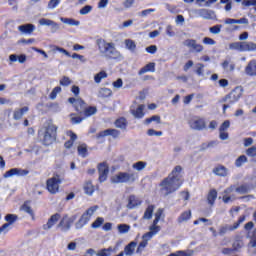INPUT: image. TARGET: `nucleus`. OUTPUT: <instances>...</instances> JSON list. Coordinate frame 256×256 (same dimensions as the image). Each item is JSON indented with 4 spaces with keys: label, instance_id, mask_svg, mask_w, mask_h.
Wrapping results in <instances>:
<instances>
[{
    "label": "nucleus",
    "instance_id": "obj_13",
    "mask_svg": "<svg viewBox=\"0 0 256 256\" xmlns=\"http://www.w3.org/2000/svg\"><path fill=\"white\" fill-rule=\"evenodd\" d=\"M189 127L194 130L201 131L207 127V124L205 123L204 118H198L196 120L190 121Z\"/></svg>",
    "mask_w": 256,
    "mask_h": 256
},
{
    "label": "nucleus",
    "instance_id": "obj_17",
    "mask_svg": "<svg viewBox=\"0 0 256 256\" xmlns=\"http://www.w3.org/2000/svg\"><path fill=\"white\" fill-rule=\"evenodd\" d=\"M61 219V215L59 213H55L51 216V218H48L47 223L43 225V229L45 231L50 230L53 226H55L56 223Z\"/></svg>",
    "mask_w": 256,
    "mask_h": 256
},
{
    "label": "nucleus",
    "instance_id": "obj_16",
    "mask_svg": "<svg viewBox=\"0 0 256 256\" xmlns=\"http://www.w3.org/2000/svg\"><path fill=\"white\" fill-rule=\"evenodd\" d=\"M230 125H231V123H230V121L229 120H225L222 124H221V126H220V128H219V131H220V139L221 140H227V139H229V133H227V132H225V131H227L229 128H230Z\"/></svg>",
    "mask_w": 256,
    "mask_h": 256
},
{
    "label": "nucleus",
    "instance_id": "obj_34",
    "mask_svg": "<svg viewBox=\"0 0 256 256\" xmlns=\"http://www.w3.org/2000/svg\"><path fill=\"white\" fill-rule=\"evenodd\" d=\"M29 204H30V201H25L21 207V210H23L27 215H30L32 217V220H35V214L32 208L29 206Z\"/></svg>",
    "mask_w": 256,
    "mask_h": 256
},
{
    "label": "nucleus",
    "instance_id": "obj_31",
    "mask_svg": "<svg viewBox=\"0 0 256 256\" xmlns=\"http://www.w3.org/2000/svg\"><path fill=\"white\" fill-rule=\"evenodd\" d=\"M136 246L137 243L135 241L130 242L128 245H126V247H124L123 253L126 256H133Z\"/></svg>",
    "mask_w": 256,
    "mask_h": 256
},
{
    "label": "nucleus",
    "instance_id": "obj_44",
    "mask_svg": "<svg viewBox=\"0 0 256 256\" xmlns=\"http://www.w3.org/2000/svg\"><path fill=\"white\" fill-rule=\"evenodd\" d=\"M17 220H18V216L15 214H7L5 216V221L7 222L6 224H8L9 226L17 222Z\"/></svg>",
    "mask_w": 256,
    "mask_h": 256
},
{
    "label": "nucleus",
    "instance_id": "obj_40",
    "mask_svg": "<svg viewBox=\"0 0 256 256\" xmlns=\"http://www.w3.org/2000/svg\"><path fill=\"white\" fill-rule=\"evenodd\" d=\"M78 154L83 158L88 156V149L85 143L78 146Z\"/></svg>",
    "mask_w": 256,
    "mask_h": 256
},
{
    "label": "nucleus",
    "instance_id": "obj_47",
    "mask_svg": "<svg viewBox=\"0 0 256 256\" xmlns=\"http://www.w3.org/2000/svg\"><path fill=\"white\" fill-rule=\"evenodd\" d=\"M61 21L64 24H68L69 26H79L80 25L79 21L72 19V18H61Z\"/></svg>",
    "mask_w": 256,
    "mask_h": 256
},
{
    "label": "nucleus",
    "instance_id": "obj_38",
    "mask_svg": "<svg viewBox=\"0 0 256 256\" xmlns=\"http://www.w3.org/2000/svg\"><path fill=\"white\" fill-rule=\"evenodd\" d=\"M115 252L113 247L104 248L98 251L97 256H110L112 253Z\"/></svg>",
    "mask_w": 256,
    "mask_h": 256
},
{
    "label": "nucleus",
    "instance_id": "obj_32",
    "mask_svg": "<svg viewBox=\"0 0 256 256\" xmlns=\"http://www.w3.org/2000/svg\"><path fill=\"white\" fill-rule=\"evenodd\" d=\"M192 217V212L191 210H186L180 214V216L177 218L178 223H184L187 222L191 219Z\"/></svg>",
    "mask_w": 256,
    "mask_h": 256
},
{
    "label": "nucleus",
    "instance_id": "obj_41",
    "mask_svg": "<svg viewBox=\"0 0 256 256\" xmlns=\"http://www.w3.org/2000/svg\"><path fill=\"white\" fill-rule=\"evenodd\" d=\"M154 209H155L154 205H149L147 207V209L145 210L144 219L151 220L152 216H153Z\"/></svg>",
    "mask_w": 256,
    "mask_h": 256
},
{
    "label": "nucleus",
    "instance_id": "obj_3",
    "mask_svg": "<svg viewBox=\"0 0 256 256\" xmlns=\"http://www.w3.org/2000/svg\"><path fill=\"white\" fill-rule=\"evenodd\" d=\"M57 130L58 127L55 124H48L44 130L38 131V139L44 146L49 147L57 140Z\"/></svg>",
    "mask_w": 256,
    "mask_h": 256
},
{
    "label": "nucleus",
    "instance_id": "obj_49",
    "mask_svg": "<svg viewBox=\"0 0 256 256\" xmlns=\"http://www.w3.org/2000/svg\"><path fill=\"white\" fill-rule=\"evenodd\" d=\"M104 222H105V219H104V218L98 217V218L96 219V221H94V222L91 224V228H92V229H98V228L101 227V225L104 224Z\"/></svg>",
    "mask_w": 256,
    "mask_h": 256
},
{
    "label": "nucleus",
    "instance_id": "obj_25",
    "mask_svg": "<svg viewBox=\"0 0 256 256\" xmlns=\"http://www.w3.org/2000/svg\"><path fill=\"white\" fill-rule=\"evenodd\" d=\"M161 231V226H150L149 232H147L145 235L142 236L143 239L151 240L154 235L159 233Z\"/></svg>",
    "mask_w": 256,
    "mask_h": 256
},
{
    "label": "nucleus",
    "instance_id": "obj_6",
    "mask_svg": "<svg viewBox=\"0 0 256 256\" xmlns=\"http://www.w3.org/2000/svg\"><path fill=\"white\" fill-rule=\"evenodd\" d=\"M230 50L238 52H256V43L252 41L233 42L229 45Z\"/></svg>",
    "mask_w": 256,
    "mask_h": 256
},
{
    "label": "nucleus",
    "instance_id": "obj_61",
    "mask_svg": "<svg viewBox=\"0 0 256 256\" xmlns=\"http://www.w3.org/2000/svg\"><path fill=\"white\" fill-rule=\"evenodd\" d=\"M195 72H196V74H197L198 76H203V73H204V65L198 63V64L196 65V70H195Z\"/></svg>",
    "mask_w": 256,
    "mask_h": 256
},
{
    "label": "nucleus",
    "instance_id": "obj_26",
    "mask_svg": "<svg viewBox=\"0 0 256 256\" xmlns=\"http://www.w3.org/2000/svg\"><path fill=\"white\" fill-rule=\"evenodd\" d=\"M38 24H40L41 26H47V27L51 26L55 30L59 29V24L57 22H54L47 18H41L40 20H38Z\"/></svg>",
    "mask_w": 256,
    "mask_h": 256
},
{
    "label": "nucleus",
    "instance_id": "obj_54",
    "mask_svg": "<svg viewBox=\"0 0 256 256\" xmlns=\"http://www.w3.org/2000/svg\"><path fill=\"white\" fill-rule=\"evenodd\" d=\"M72 84V81L70 80V78L68 76H63L60 80V85L62 87H68Z\"/></svg>",
    "mask_w": 256,
    "mask_h": 256
},
{
    "label": "nucleus",
    "instance_id": "obj_24",
    "mask_svg": "<svg viewBox=\"0 0 256 256\" xmlns=\"http://www.w3.org/2000/svg\"><path fill=\"white\" fill-rule=\"evenodd\" d=\"M22 173V175H27L28 174V171L27 170H21L19 168H12V169H9L5 174H4V178L7 179V178H10L14 175H20Z\"/></svg>",
    "mask_w": 256,
    "mask_h": 256
},
{
    "label": "nucleus",
    "instance_id": "obj_2",
    "mask_svg": "<svg viewBox=\"0 0 256 256\" xmlns=\"http://www.w3.org/2000/svg\"><path fill=\"white\" fill-rule=\"evenodd\" d=\"M68 102L73 106L76 113L85 119L95 115L98 112L97 107L88 106L84 99L71 97Z\"/></svg>",
    "mask_w": 256,
    "mask_h": 256
},
{
    "label": "nucleus",
    "instance_id": "obj_63",
    "mask_svg": "<svg viewBox=\"0 0 256 256\" xmlns=\"http://www.w3.org/2000/svg\"><path fill=\"white\" fill-rule=\"evenodd\" d=\"M243 245L244 244L242 240H236L232 246L235 251H238V249H242Z\"/></svg>",
    "mask_w": 256,
    "mask_h": 256
},
{
    "label": "nucleus",
    "instance_id": "obj_52",
    "mask_svg": "<svg viewBox=\"0 0 256 256\" xmlns=\"http://www.w3.org/2000/svg\"><path fill=\"white\" fill-rule=\"evenodd\" d=\"M162 215H163V210H158L155 214V219L154 221H152L151 226H157L161 220Z\"/></svg>",
    "mask_w": 256,
    "mask_h": 256
},
{
    "label": "nucleus",
    "instance_id": "obj_33",
    "mask_svg": "<svg viewBox=\"0 0 256 256\" xmlns=\"http://www.w3.org/2000/svg\"><path fill=\"white\" fill-rule=\"evenodd\" d=\"M235 190V185H231L230 187L226 188L224 190V195H223V202L224 204H228L231 201V196H229V194L232 193V191Z\"/></svg>",
    "mask_w": 256,
    "mask_h": 256
},
{
    "label": "nucleus",
    "instance_id": "obj_29",
    "mask_svg": "<svg viewBox=\"0 0 256 256\" xmlns=\"http://www.w3.org/2000/svg\"><path fill=\"white\" fill-rule=\"evenodd\" d=\"M145 105H139L136 110H131V114L134 115L136 119H143L145 116Z\"/></svg>",
    "mask_w": 256,
    "mask_h": 256
},
{
    "label": "nucleus",
    "instance_id": "obj_60",
    "mask_svg": "<svg viewBox=\"0 0 256 256\" xmlns=\"http://www.w3.org/2000/svg\"><path fill=\"white\" fill-rule=\"evenodd\" d=\"M245 153L249 157H252V158L256 157V146H252L249 149H246Z\"/></svg>",
    "mask_w": 256,
    "mask_h": 256
},
{
    "label": "nucleus",
    "instance_id": "obj_5",
    "mask_svg": "<svg viewBox=\"0 0 256 256\" xmlns=\"http://www.w3.org/2000/svg\"><path fill=\"white\" fill-rule=\"evenodd\" d=\"M242 93V88L237 86L220 100L221 103H226L223 105V113H225L227 109L231 107V105H235L239 102L240 98L242 97Z\"/></svg>",
    "mask_w": 256,
    "mask_h": 256
},
{
    "label": "nucleus",
    "instance_id": "obj_23",
    "mask_svg": "<svg viewBox=\"0 0 256 256\" xmlns=\"http://www.w3.org/2000/svg\"><path fill=\"white\" fill-rule=\"evenodd\" d=\"M28 112H29V107L27 106L23 108H18L13 112V119L15 121H20L23 118L24 114Z\"/></svg>",
    "mask_w": 256,
    "mask_h": 256
},
{
    "label": "nucleus",
    "instance_id": "obj_42",
    "mask_svg": "<svg viewBox=\"0 0 256 256\" xmlns=\"http://www.w3.org/2000/svg\"><path fill=\"white\" fill-rule=\"evenodd\" d=\"M247 19L246 18H241V19H232V18H227L225 20V24L231 25V24H243L246 23Z\"/></svg>",
    "mask_w": 256,
    "mask_h": 256
},
{
    "label": "nucleus",
    "instance_id": "obj_1",
    "mask_svg": "<svg viewBox=\"0 0 256 256\" xmlns=\"http://www.w3.org/2000/svg\"><path fill=\"white\" fill-rule=\"evenodd\" d=\"M182 172L183 168L181 166H176L172 172L160 182V193L164 195V197L173 194L181 188L183 185Z\"/></svg>",
    "mask_w": 256,
    "mask_h": 256
},
{
    "label": "nucleus",
    "instance_id": "obj_8",
    "mask_svg": "<svg viewBox=\"0 0 256 256\" xmlns=\"http://www.w3.org/2000/svg\"><path fill=\"white\" fill-rule=\"evenodd\" d=\"M138 176L136 173L131 172H119L116 176L112 178V182L119 183H134L137 180Z\"/></svg>",
    "mask_w": 256,
    "mask_h": 256
},
{
    "label": "nucleus",
    "instance_id": "obj_57",
    "mask_svg": "<svg viewBox=\"0 0 256 256\" xmlns=\"http://www.w3.org/2000/svg\"><path fill=\"white\" fill-rule=\"evenodd\" d=\"M221 28H222V25L221 24H217V25H214L210 28V32L213 34V35H218L220 32H221Z\"/></svg>",
    "mask_w": 256,
    "mask_h": 256
},
{
    "label": "nucleus",
    "instance_id": "obj_12",
    "mask_svg": "<svg viewBox=\"0 0 256 256\" xmlns=\"http://www.w3.org/2000/svg\"><path fill=\"white\" fill-rule=\"evenodd\" d=\"M184 45L190 49H193L195 53H201L203 51V46L197 43V40L188 39L184 41Z\"/></svg>",
    "mask_w": 256,
    "mask_h": 256
},
{
    "label": "nucleus",
    "instance_id": "obj_62",
    "mask_svg": "<svg viewBox=\"0 0 256 256\" xmlns=\"http://www.w3.org/2000/svg\"><path fill=\"white\" fill-rule=\"evenodd\" d=\"M92 10H93V6L86 5V6L82 7V9L80 10V14L87 15Z\"/></svg>",
    "mask_w": 256,
    "mask_h": 256
},
{
    "label": "nucleus",
    "instance_id": "obj_7",
    "mask_svg": "<svg viewBox=\"0 0 256 256\" xmlns=\"http://www.w3.org/2000/svg\"><path fill=\"white\" fill-rule=\"evenodd\" d=\"M97 209L98 206H92L89 209L85 210L80 219L78 220V222L75 223V229H83L85 225H87L90 222L91 217H93Z\"/></svg>",
    "mask_w": 256,
    "mask_h": 256
},
{
    "label": "nucleus",
    "instance_id": "obj_45",
    "mask_svg": "<svg viewBox=\"0 0 256 256\" xmlns=\"http://www.w3.org/2000/svg\"><path fill=\"white\" fill-rule=\"evenodd\" d=\"M124 45H126V48L131 51V52H135L136 50V44L134 40H124Z\"/></svg>",
    "mask_w": 256,
    "mask_h": 256
},
{
    "label": "nucleus",
    "instance_id": "obj_9",
    "mask_svg": "<svg viewBox=\"0 0 256 256\" xmlns=\"http://www.w3.org/2000/svg\"><path fill=\"white\" fill-rule=\"evenodd\" d=\"M61 179L59 176L57 177H51L47 179L46 181V189L48 192H50L52 195H55L59 192V186L61 184Z\"/></svg>",
    "mask_w": 256,
    "mask_h": 256
},
{
    "label": "nucleus",
    "instance_id": "obj_22",
    "mask_svg": "<svg viewBox=\"0 0 256 256\" xmlns=\"http://www.w3.org/2000/svg\"><path fill=\"white\" fill-rule=\"evenodd\" d=\"M142 205V201L139 200L135 195H130L128 198V204L127 207L128 209L132 210L135 207L141 206Z\"/></svg>",
    "mask_w": 256,
    "mask_h": 256
},
{
    "label": "nucleus",
    "instance_id": "obj_10",
    "mask_svg": "<svg viewBox=\"0 0 256 256\" xmlns=\"http://www.w3.org/2000/svg\"><path fill=\"white\" fill-rule=\"evenodd\" d=\"M246 217V215H242L232 226H221L218 234H220V236H223L228 231H236L240 227L241 223H244L246 221Z\"/></svg>",
    "mask_w": 256,
    "mask_h": 256
},
{
    "label": "nucleus",
    "instance_id": "obj_59",
    "mask_svg": "<svg viewBox=\"0 0 256 256\" xmlns=\"http://www.w3.org/2000/svg\"><path fill=\"white\" fill-rule=\"evenodd\" d=\"M148 245V241L147 240H142L139 245H138V248H137V253H142L143 250L147 247Z\"/></svg>",
    "mask_w": 256,
    "mask_h": 256
},
{
    "label": "nucleus",
    "instance_id": "obj_39",
    "mask_svg": "<svg viewBox=\"0 0 256 256\" xmlns=\"http://www.w3.org/2000/svg\"><path fill=\"white\" fill-rule=\"evenodd\" d=\"M111 95H113V91L110 90L109 88H101V89L99 90V94H98V96H99L100 98H108V97H110Z\"/></svg>",
    "mask_w": 256,
    "mask_h": 256
},
{
    "label": "nucleus",
    "instance_id": "obj_35",
    "mask_svg": "<svg viewBox=\"0 0 256 256\" xmlns=\"http://www.w3.org/2000/svg\"><path fill=\"white\" fill-rule=\"evenodd\" d=\"M198 15L200 18H204V19H213V12L211 10L208 9H200L198 11Z\"/></svg>",
    "mask_w": 256,
    "mask_h": 256
},
{
    "label": "nucleus",
    "instance_id": "obj_20",
    "mask_svg": "<svg viewBox=\"0 0 256 256\" xmlns=\"http://www.w3.org/2000/svg\"><path fill=\"white\" fill-rule=\"evenodd\" d=\"M34 30H35V25L32 23H27V24L18 26V31H20L22 34L31 35Z\"/></svg>",
    "mask_w": 256,
    "mask_h": 256
},
{
    "label": "nucleus",
    "instance_id": "obj_53",
    "mask_svg": "<svg viewBox=\"0 0 256 256\" xmlns=\"http://www.w3.org/2000/svg\"><path fill=\"white\" fill-rule=\"evenodd\" d=\"M250 242L248 246L250 248H256V230H253L252 235L249 236Z\"/></svg>",
    "mask_w": 256,
    "mask_h": 256
},
{
    "label": "nucleus",
    "instance_id": "obj_15",
    "mask_svg": "<svg viewBox=\"0 0 256 256\" xmlns=\"http://www.w3.org/2000/svg\"><path fill=\"white\" fill-rule=\"evenodd\" d=\"M73 222L74 220L72 218H69L68 215H64L60 220L58 228H61L62 231H69Z\"/></svg>",
    "mask_w": 256,
    "mask_h": 256
},
{
    "label": "nucleus",
    "instance_id": "obj_30",
    "mask_svg": "<svg viewBox=\"0 0 256 256\" xmlns=\"http://www.w3.org/2000/svg\"><path fill=\"white\" fill-rule=\"evenodd\" d=\"M156 64L154 62L148 63L138 71V75L142 76L147 72H155Z\"/></svg>",
    "mask_w": 256,
    "mask_h": 256
},
{
    "label": "nucleus",
    "instance_id": "obj_64",
    "mask_svg": "<svg viewBox=\"0 0 256 256\" xmlns=\"http://www.w3.org/2000/svg\"><path fill=\"white\" fill-rule=\"evenodd\" d=\"M242 5L244 7L256 6V0H243Z\"/></svg>",
    "mask_w": 256,
    "mask_h": 256
},
{
    "label": "nucleus",
    "instance_id": "obj_14",
    "mask_svg": "<svg viewBox=\"0 0 256 256\" xmlns=\"http://www.w3.org/2000/svg\"><path fill=\"white\" fill-rule=\"evenodd\" d=\"M121 132H119L117 129L109 128L107 130H104L97 134V139H102L107 136H112L113 138H118Z\"/></svg>",
    "mask_w": 256,
    "mask_h": 256
},
{
    "label": "nucleus",
    "instance_id": "obj_28",
    "mask_svg": "<svg viewBox=\"0 0 256 256\" xmlns=\"http://www.w3.org/2000/svg\"><path fill=\"white\" fill-rule=\"evenodd\" d=\"M114 126L118 129L126 130L128 127V121L125 117L121 116L114 121Z\"/></svg>",
    "mask_w": 256,
    "mask_h": 256
},
{
    "label": "nucleus",
    "instance_id": "obj_36",
    "mask_svg": "<svg viewBox=\"0 0 256 256\" xmlns=\"http://www.w3.org/2000/svg\"><path fill=\"white\" fill-rule=\"evenodd\" d=\"M69 136H70V140L66 141L64 143V147L66 149H70L73 146V144L75 143V141L77 140V134L76 133H73L72 131H70Z\"/></svg>",
    "mask_w": 256,
    "mask_h": 256
},
{
    "label": "nucleus",
    "instance_id": "obj_18",
    "mask_svg": "<svg viewBox=\"0 0 256 256\" xmlns=\"http://www.w3.org/2000/svg\"><path fill=\"white\" fill-rule=\"evenodd\" d=\"M245 74L250 77H256V59H252L245 67Z\"/></svg>",
    "mask_w": 256,
    "mask_h": 256
},
{
    "label": "nucleus",
    "instance_id": "obj_21",
    "mask_svg": "<svg viewBox=\"0 0 256 256\" xmlns=\"http://www.w3.org/2000/svg\"><path fill=\"white\" fill-rule=\"evenodd\" d=\"M217 198H218V191L215 189H211L210 192H208L207 196H206L208 205L213 207Z\"/></svg>",
    "mask_w": 256,
    "mask_h": 256
},
{
    "label": "nucleus",
    "instance_id": "obj_27",
    "mask_svg": "<svg viewBox=\"0 0 256 256\" xmlns=\"http://www.w3.org/2000/svg\"><path fill=\"white\" fill-rule=\"evenodd\" d=\"M213 173L218 177H227L228 169L222 165L213 168Z\"/></svg>",
    "mask_w": 256,
    "mask_h": 256
},
{
    "label": "nucleus",
    "instance_id": "obj_58",
    "mask_svg": "<svg viewBox=\"0 0 256 256\" xmlns=\"http://www.w3.org/2000/svg\"><path fill=\"white\" fill-rule=\"evenodd\" d=\"M193 252L177 251L175 253H170L168 256H192Z\"/></svg>",
    "mask_w": 256,
    "mask_h": 256
},
{
    "label": "nucleus",
    "instance_id": "obj_48",
    "mask_svg": "<svg viewBox=\"0 0 256 256\" xmlns=\"http://www.w3.org/2000/svg\"><path fill=\"white\" fill-rule=\"evenodd\" d=\"M235 191L238 194H247L249 192V186L247 184H242L241 186L236 187Z\"/></svg>",
    "mask_w": 256,
    "mask_h": 256
},
{
    "label": "nucleus",
    "instance_id": "obj_51",
    "mask_svg": "<svg viewBox=\"0 0 256 256\" xmlns=\"http://www.w3.org/2000/svg\"><path fill=\"white\" fill-rule=\"evenodd\" d=\"M147 163L144 161H138L134 165H132V168H134L137 171H142L146 167Z\"/></svg>",
    "mask_w": 256,
    "mask_h": 256
},
{
    "label": "nucleus",
    "instance_id": "obj_50",
    "mask_svg": "<svg viewBox=\"0 0 256 256\" xmlns=\"http://www.w3.org/2000/svg\"><path fill=\"white\" fill-rule=\"evenodd\" d=\"M62 91L60 86H56L48 96L51 100H55L57 98V95L60 94Z\"/></svg>",
    "mask_w": 256,
    "mask_h": 256
},
{
    "label": "nucleus",
    "instance_id": "obj_4",
    "mask_svg": "<svg viewBox=\"0 0 256 256\" xmlns=\"http://www.w3.org/2000/svg\"><path fill=\"white\" fill-rule=\"evenodd\" d=\"M98 47L102 54L106 55L111 60H121L122 54L115 48V44L112 42H106L105 40H98Z\"/></svg>",
    "mask_w": 256,
    "mask_h": 256
},
{
    "label": "nucleus",
    "instance_id": "obj_56",
    "mask_svg": "<svg viewBox=\"0 0 256 256\" xmlns=\"http://www.w3.org/2000/svg\"><path fill=\"white\" fill-rule=\"evenodd\" d=\"M60 4V0H50L47 4V8L50 10L56 9Z\"/></svg>",
    "mask_w": 256,
    "mask_h": 256
},
{
    "label": "nucleus",
    "instance_id": "obj_55",
    "mask_svg": "<svg viewBox=\"0 0 256 256\" xmlns=\"http://www.w3.org/2000/svg\"><path fill=\"white\" fill-rule=\"evenodd\" d=\"M131 229V226L126 224L118 225V231L120 234L127 233Z\"/></svg>",
    "mask_w": 256,
    "mask_h": 256
},
{
    "label": "nucleus",
    "instance_id": "obj_11",
    "mask_svg": "<svg viewBox=\"0 0 256 256\" xmlns=\"http://www.w3.org/2000/svg\"><path fill=\"white\" fill-rule=\"evenodd\" d=\"M99 182L103 183L107 180L109 174V166L107 162H101L98 164Z\"/></svg>",
    "mask_w": 256,
    "mask_h": 256
},
{
    "label": "nucleus",
    "instance_id": "obj_46",
    "mask_svg": "<svg viewBox=\"0 0 256 256\" xmlns=\"http://www.w3.org/2000/svg\"><path fill=\"white\" fill-rule=\"evenodd\" d=\"M247 162H248L247 156H246V155H241L240 157L236 158V160H235V166H236L237 168H239V167L242 166V164L247 163Z\"/></svg>",
    "mask_w": 256,
    "mask_h": 256
},
{
    "label": "nucleus",
    "instance_id": "obj_43",
    "mask_svg": "<svg viewBox=\"0 0 256 256\" xmlns=\"http://www.w3.org/2000/svg\"><path fill=\"white\" fill-rule=\"evenodd\" d=\"M108 77V74L105 71H101L98 74L94 75V82L99 84L101 80L106 79Z\"/></svg>",
    "mask_w": 256,
    "mask_h": 256
},
{
    "label": "nucleus",
    "instance_id": "obj_37",
    "mask_svg": "<svg viewBox=\"0 0 256 256\" xmlns=\"http://www.w3.org/2000/svg\"><path fill=\"white\" fill-rule=\"evenodd\" d=\"M152 122H156L157 125H160L162 123L161 116L155 115V116H151L149 118H146L145 121H144V124L149 125Z\"/></svg>",
    "mask_w": 256,
    "mask_h": 256
},
{
    "label": "nucleus",
    "instance_id": "obj_19",
    "mask_svg": "<svg viewBox=\"0 0 256 256\" xmlns=\"http://www.w3.org/2000/svg\"><path fill=\"white\" fill-rule=\"evenodd\" d=\"M83 190L84 193L88 196H93V194L95 193V191L97 190V187L93 184V182L91 181H86L83 184Z\"/></svg>",
    "mask_w": 256,
    "mask_h": 256
}]
</instances>
